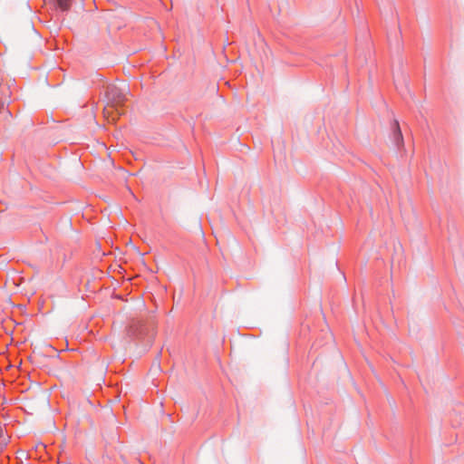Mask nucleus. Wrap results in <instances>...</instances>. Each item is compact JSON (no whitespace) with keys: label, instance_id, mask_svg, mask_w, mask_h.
<instances>
[{"label":"nucleus","instance_id":"7ed1b4c3","mask_svg":"<svg viewBox=\"0 0 464 464\" xmlns=\"http://www.w3.org/2000/svg\"><path fill=\"white\" fill-rule=\"evenodd\" d=\"M8 442V436L5 435V429L0 424V448L5 446Z\"/></svg>","mask_w":464,"mask_h":464},{"label":"nucleus","instance_id":"39448f33","mask_svg":"<svg viewBox=\"0 0 464 464\" xmlns=\"http://www.w3.org/2000/svg\"><path fill=\"white\" fill-rule=\"evenodd\" d=\"M4 109V103L0 102V111Z\"/></svg>","mask_w":464,"mask_h":464},{"label":"nucleus","instance_id":"20e7f679","mask_svg":"<svg viewBox=\"0 0 464 464\" xmlns=\"http://www.w3.org/2000/svg\"><path fill=\"white\" fill-rule=\"evenodd\" d=\"M72 0H57V5L62 11H68Z\"/></svg>","mask_w":464,"mask_h":464},{"label":"nucleus","instance_id":"f257e3e1","mask_svg":"<svg viewBox=\"0 0 464 464\" xmlns=\"http://www.w3.org/2000/svg\"><path fill=\"white\" fill-rule=\"evenodd\" d=\"M129 93V89L125 84L121 86L118 85H111L107 88L106 97L108 100L107 108H116L127 100V94Z\"/></svg>","mask_w":464,"mask_h":464},{"label":"nucleus","instance_id":"f03ea898","mask_svg":"<svg viewBox=\"0 0 464 464\" xmlns=\"http://www.w3.org/2000/svg\"><path fill=\"white\" fill-rule=\"evenodd\" d=\"M393 141L397 147H400L403 143V138L397 121L393 123Z\"/></svg>","mask_w":464,"mask_h":464}]
</instances>
